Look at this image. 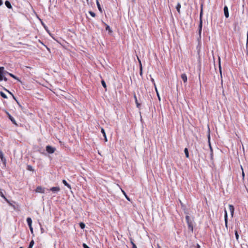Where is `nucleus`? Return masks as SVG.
I'll use <instances>...</instances> for the list:
<instances>
[{
    "label": "nucleus",
    "instance_id": "c85d7f7f",
    "mask_svg": "<svg viewBox=\"0 0 248 248\" xmlns=\"http://www.w3.org/2000/svg\"><path fill=\"white\" fill-rule=\"evenodd\" d=\"M27 170H30V171H33V170L32 167L31 166V165H28L27 166Z\"/></svg>",
    "mask_w": 248,
    "mask_h": 248
},
{
    "label": "nucleus",
    "instance_id": "ddd939ff",
    "mask_svg": "<svg viewBox=\"0 0 248 248\" xmlns=\"http://www.w3.org/2000/svg\"><path fill=\"white\" fill-rule=\"evenodd\" d=\"M5 5L9 9H12V5H11V3L10 2V1H8V0L5 1Z\"/></svg>",
    "mask_w": 248,
    "mask_h": 248
},
{
    "label": "nucleus",
    "instance_id": "1a4fd4ad",
    "mask_svg": "<svg viewBox=\"0 0 248 248\" xmlns=\"http://www.w3.org/2000/svg\"><path fill=\"white\" fill-rule=\"evenodd\" d=\"M224 219L225 223V226L227 228H228V215L226 210H225V216H224Z\"/></svg>",
    "mask_w": 248,
    "mask_h": 248
},
{
    "label": "nucleus",
    "instance_id": "9d476101",
    "mask_svg": "<svg viewBox=\"0 0 248 248\" xmlns=\"http://www.w3.org/2000/svg\"><path fill=\"white\" fill-rule=\"evenodd\" d=\"M181 78L184 83H186L187 82V78L186 75L185 73L182 74L181 75Z\"/></svg>",
    "mask_w": 248,
    "mask_h": 248
},
{
    "label": "nucleus",
    "instance_id": "a19ab883",
    "mask_svg": "<svg viewBox=\"0 0 248 248\" xmlns=\"http://www.w3.org/2000/svg\"><path fill=\"white\" fill-rule=\"evenodd\" d=\"M12 96H13V98H14V99L16 101V102H17V101H18L16 100V97H15V96L14 95V94H12Z\"/></svg>",
    "mask_w": 248,
    "mask_h": 248
},
{
    "label": "nucleus",
    "instance_id": "cd10ccee",
    "mask_svg": "<svg viewBox=\"0 0 248 248\" xmlns=\"http://www.w3.org/2000/svg\"><path fill=\"white\" fill-rule=\"evenodd\" d=\"M235 235L236 240L238 241V239H239V234L238 233V232L237 230L235 231Z\"/></svg>",
    "mask_w": 248,
    "mask_h": 248
},
{
    "label": "nucleus",
    "instance_id": "0eeeda50",
    "mask_svg": "<svg viewBox=\"0 0 248 248\" xmlns=\"http://www.w3.org/2000/svg\"><path fill=\"white\" fill-rule=\"evenodd\" d=\"M0 158L1 159V161L4 163H6V159L4 157V155L3 154L2 151L0 150Z\"/></svg>",
    "mask_w": 248,
    "mask_h": 248
},
{
    "label": "nucleus",
    "instance_id": "6e6552de",
    "mask_svg": "<svg viewBox=\"0 0 248 248\" xmlns=\"http://www.w3.org/2000/svg\"><path fill=\"white\" fill-rule=\"evenodd\" d=\"M50 190L53 192H58L60 190V188L59 186H55L51 187Z\"/></svg>",
    "mask_w": 248,
    "mask_h": 248
},
{
    "label": "nucleus",
    "instance_id": "39448f33",
    "mask_svg": "<svg viewBox=\"0 0 248 248\" xmlns=\"http://www.w3.org/2000/svg\"><path fill=\"white\" fill-rule=\"evenodd\" d=\"M36 192L38 193H44L45 192V189L41 186H37L36 189Z\"/></svg>",
    "mask_w": 248,
    "mask_h": 248
},
{
    "label": "nucleus",
    "instance_id": "603ef678",
    "mask_svg": "<svg viewBox=\"0 0 248 248\" xmlns=\"http://www.w3.org/2000/svg\"><path fill=\"white\" fill-rule=\"evenodd\" d=\"M180 203L182 206H183V203L180 201Z\"/></svg>",
    "mask_w": 248,
    "mask_h": 248
},
{
    "label": "nucleus",
    "instance_id": "f8f14e48",
    "mask_svg": "<svg viewBox=\"0 0 248 248\" xmlns=\"http://www.w3.org/2000/svg\"><path fill=\"white\" fill-rule=\"evenodd\" d=\"M0 196L3 198L6 202H7L8 203H9V201L7 200V199L5 197L4 195L3 194L2 189H0Z\"/></svg>",
    "mask_w": 248,
    "mask_h": 248
},
{
    "label": "nucleus",
    "instance_id": "37998d69",
    "mask_svg": "<svg viewBox=\"0 0 248 248\" xmlns=\"http://www.w3.org/2000/svg\"><path fill=\"white\" fill-rule=\"evenodd\" d=\"M151 80H152V82L154 83V85H155L154 79L153 78H152Z\"/></svg>",
    "mask_w": 248,
    "mask_h": 248
},
{
    "label": "nucleus",
    "instance_id": "f03ea898",
    "mask_svg": "<svg viewBox=\"0 0 248 248\" xmlns=\"http://www.w3.org/2000/svg\"><path fill=\"white\" fill-rule=\"evenodd\" d=\"M202 5H201V10L200 12V23L199 25V33L200 34H201L202 30Z\"/></svg>",
    "mask_w": 248,
    "mask_h": 248
},
{
    "label": "nucleus",
    "instance_id": "4be33fe9",
    "mask_svg": "<svg viewBox=\"0 0 248 248\" xmlns=\"http://www.w3.org/2000/svg\"><path fill=\"white\" fill-rule=\"evenodd\" d=\"M180 8H181V4L178 3L176 7V8L177 9V11L178 13H180Z\"/></svg>",
    "mask_w": 248,
    "mask_h": 248
},
{
    "label": "nucleus",
    "instance_id": "a211bd4d",
    "mask_svg": "<svg viewBox=\"0 0 248 248\" xmlns=\"http://www.w3.org/2000/svg\"><path fill=\"white\" fill-rule=\"evenodd\" d=\"M27 223H28V225H29V226L31 225V224H32V220H31V217H28L27 218Z\"/></svg>",
    "mask_w": 248,
    "mask_h": 248
},
{
    "label": "nucleus",
    "instance_id": "c03bdc74",
    "mask_svg": "<svg viewBox=\"0 0 248 248\" xmlns=\"http://www.w3.org/2000/svg\"><path fill=\"white\" fill-rule=\"evenodd\" d=\"M3 4L2 0H0V6L2 5Z\"/></svg>",
    "mask_w": 248,
    "mask_h": 248
},
{
    "label": "nucleus",
    "instance_id": "7c9ffc66",
    "mask_svg": "<svg viewBox=\"0 0 248 248\" xmlns=\"http://www.w3.org/2000/svg\"><path fill=\"white\" fill-rule=\"evenodd\" d=\"M186 222H188V221H192V220H191L189 216H188V215L186 216Z\"/></svg>",
    "mask_w": 248,
    "mask_h": 248
},
{
    "label": "nucleus",
    "instance_id": "e433bc0d",
    "mask_svg": "<svg viewBox=\"0 0 248 248\" xmlns=\"http://www.w3.org/2000/svg\"><path fill=\"white\" fill-rule=\"evenodd\" d=\"M241 169H242V177H243V178H244V176H245V173H244V171H243V169L242 167L241 166Z\"/></svg>",
    "mask_w": 248,
    "mask_h": 248
},
{
    "label": "nucleus",
    "instance_id": "6ab92c4d",
    "mask_svg": "<svg viewBox=\"0 0 248 248\" xmlns=\"http://www.w3.org/2000/svg\"><path fill=\"white\" fill-rule=\"evenodd\" d=\"M184 152H185L186 157L189 158V153H188V151L187 148H186L184 149Z\"/></svg>",
    "mask_w": 248,
    "mask_h": 248
},
{
    "label": "nucleus",
    "instance_id": "8fccbe9b",
    "mask_svg": "<svg viewBox=\"0 0 248 248\" xmlns=\"http://www.w3.org/2000/svg\"><path fill=\"white\" fill-rule=\"evenodd\" d=\"M197 248H201V246L199 244H197Z\"/></svg>",
    "mask_w": 248,
    "mask_h": 248
},
{
    "label": "nucleus",
    "instance_id": "5fc2aeb1",
    "mask_svg": "<svg viewBox=\"0 0 248 248\" xmlns=\"http://www.w3.org/2000/svg\"><path fill=\"white\" fill-rule=\"evenodd\" d=\"M208 139H210V135H209L208 136Z\"/></svg>",
    "mask_w": 248,
    "mask_h": 248
},
{
    "label": "nucleus",
    "instance_id": "b1692460",
    "mask_svg": "<svg viewBox=\"0 0 248 248\" xmlns=\"http://www.w3.org/2000/svg\"><path fill=\"white\" fill-rule=\"evenodd\" d=\"M0 94L4 98H7V95L2 92H0Z\"/></svg>",
    "mask_w": 248,
    "mask_h": 248
},
{
    "label": "nucleus",
    "instance_id": "79ce46f5",
    "mask_svg": "<svg viewBox=\"0 0 248 248\" xmlns=\"http://www.w3.org/2000/svg\"><path fill=\"white\" fill-rule=\"evenodd\" d=\"M12 96H13V98H14V99L16 101V102H17V101H18L16 100V97H15V96L14 95V94H12Z\"/></svg>",
    "mask_w": 248,
    "mask_h": 248
},
{
    "label": "nucleus",
    "instance_id": "f257e3e1",
    "mask_svg": "<svg viewBox=\"0 0 248 248\" xmlns=\"http://www.w3.org/2000/svg\"><path fill=\"white\" fill-rule=\"evenodd\" d=\"M10 74L7 71L4 70V68L3 67H0V80L2 81L4 80V81H7V78L5 77L6 75H9Z\"/></svg>",
    "mask_w": 248,
    "mask_h": 248
},
{
    "label": "nucleus",
    "instance_id": "2eb2a0df",
    "mask_svg": "<svg viewBox=\"0 0 248 248\" xmlns=\"http://www.w3.org/2000/svg\"><path fill=\"white\" fill-rule=\"evenodd\" d=\"M101 133L103 134V136L104 137V140H105V141H107L108 140H107V136H106V133H105V130L103 128H101Z\"/></svg>",
    "mask_w": 248,
    "mask_h": 248
},
{
    "label": "nucleus",
    "instance_id": "5701e85b",
    "mask_svg": "<svg viewBox=\"0 0 248 248\" xmlns=\"http://www.w3.org/2000/svg\"><path fill=\"white\" fill-rule=\"evenodd\" d=\"M96 4H97V7H98L99 10L101 12L102 9H101V5L98 1V0H96Z\"/></svg>",
    "mask_w": 248,
    "mask_h": 248
},
{
    "label": "nucleus",
    "instance_id": "4d7b16f0",
    "mask_svg": "<svg viewBox=\"0 0 248 248\" xmlns=\"http://www.w3.org/2000/svg\"><path fill=\"white\" fill-rule=\"evenodd\" d=\"M29 248H32V247H29Z\"/></svg>",
    "mask_w": 248,
    "mask_h": 248
},
{
    "label": "nucleus",
    "instance_id": "f704fd0d",
    "mask_svg": "<svg viewBox=\"0 0 248 248\" xmlns=\"http://www.w3.org/2000/svg\"><path fill=\"white\" fill-rule=\"evenodd\" d=\"M83 248H90L86 244L83 243L82 245Z\"/></svg>",
    "mask_w": 248,
    "mask_h": 248
},
{
    "label": "nucleus",
    "instance_id": "20e7f679",
    "mask_svg": "<svg viewBox=\"0 0 248 248\" xmlns=\"http://www.w3.org/2000/svg\"><path fill=\"white\" fill-rule=\"evenodd\" d=\"M224 16L226 18H228L229 16V13L228 10V8L227 6H225L224 7Z\"/></svg>",
    "mask_w": 248,
    "mask_h": 248
},
{
    "label": "nucleus",
    "instance_id": "c9c22d12",
    "mask_svg": "<svg viewBox=\"0 0 248 248\" xmlns=\"http://www.w3.org/2000/svg\"><path fill=\"white\" fill-rule=\"evenodd\" d=\"M29 227L30 228V230L31 232L32 233H33V228L32 227V226L31 225V226H29Z\"/></svg>",
    "mask_w": 248,
    "mask_h": 248
},
{
    "label": "nucleus",
    "instance_id": "9b49d317",
    "mask_svg": "<svg viewBox=\"0 0 248 248\" xmlns=\"http://www.w3.org/2000/svg\"><path fill=\"white\" fill-rule=\"evenodd\" d=\"M7 114H8V118L12 122V123L14 124H15L16 125H17L15 119L9 113H8Z\"/></svg>",
    "mask_w": 248,
    "mask_h": 248
},
{
    "label": "nucleus",
    "instance_id": "c756f323",
    "mask_svg": "<svg viewBox=\"0 0 248 248\" xmlns=\"http://www.w3.org/2000/svg\"><path fill=\"white\" fill-rule=\"evenodd\" d=\"M186 222H188V221H192V220H191L189 216H188V215L186 216Z\"/></svg>",
    "mask_w": 248,
    "mask_h": 248
},
{
    "label": "nucleus",
    "instance_id": "aec40b11",
    "mask_svg": "<svg viewBox=\"0 0 248 248\" xmlns=\"http://www.w3.org/2000/svg\"><path fill=\"white\" fill-rule=\"evenodd\" d=\"M134 98H135V103H136V104L137 105V107L139 108V107L140 106V104L138 102L137 96H136V95L135 94L134 95Z\"/></svg>",
    "mask_w": 248,
    "mask_h": 248
},
{
    "label": "nucleus",
    "instance_id": "473e14b6",
    "mask_svg": "<svg viewBox=\"0 0 248 248\" xmlns=\"http://www.w3.org/2000/svg\"><path fill=\"white\" fill-rule=\"evenodd\" d=\"M89 14L93 17H95V14L94 12H92V11H89Z\"/></svg>",
    "mask_w": 248,
    "mask_h": 248
},
{
    "label": "nucleus",
    "instance_id": "49530a36",
    "mask_svg": "<svg viewBox=\"0 0 248 248\" xmlns=\"http://www.w3.org/2000/svg\"><path fill=\"white\" fill-rule=\"evenodd\" d=\"M131 243L132 245V247H133V245H135V244L131 240Z\"/></svg>",
    "mask_w": 248,
    "mask_h": 248
},
{
    "label": "nucleus",
    "instance_id": "412c9836",
    "mask_svg": "<svg viewBox=\"0 0 248 248\" xmlns=\"http://www.w3.org/2000/svg\"><path fill=\"white\" fill-rule=\"evenodd\" d=\"M139 62L140 63V76H142V67L141 63V62L139 59H138Z\"/></svg>",
    "mask_w": 248,
    "mask_h": 248
},
{
    "label": "nucleus",
    "instance_id": "ea45409f",
    "mask_svg": "<svg viewBox=\"0 0 248 248\" xmlns=\"http://www.w3.org/2000/svg\"><path fill=\"white\" fill-rule=\"evenodd\" d=\"M154 86H155V91H156V94H158V91H157V88H156V85H154Z\"/></svg>",
    "mask_w": 248,
    "mask_h": 248
},
{
    "label": "nucleus",
    "instance_id": "864d4df0",
    "mask_svg": "<svg viewBox=\"0 0 248 248\" xmlns=\"http://www.w3.org/2000/svg\"><path fill=\"white\" fill-rule=\"evenodd\" d=\"M209 145H210V149L212 150L211 146V145H210V143H209Z\"/></svg>",
    "mask_w": 248,
    "mask_h": 248
},
{
    "label": "nucleus",
    "instance_id": "de8ad7c7",
    "mask_svg": "<svg viewBox=\"0 0 248 248\" xmlns=\"http://www.w3.org/2000/svg\"><path fill=\"white\" fill-rule=\"evenodd\" d=\"M157 97H158V98L159 100H160V96L159 95V93L157 94Z\"/></svg>",
    "mask_w": 248,
    "mask_h": 248
},
{
    "label": "nucleus",
    "instance_id": "72a5a7b5",
    "mask_svg": "<svg viewBox=\"0 0 248 248\" xmlns=\"http://www.w3.org/2000/svg\"><path fill=\"white\" fill-rule=\"evenodd\" d=\"M123 193H124V195H125V196L126 199L128 201H130V198H129V197H128L126 195V193H125V192H124V191H123Z\"/></svg>",
    "mask_w": 248,
    "mask_h": 248
},
{
    "label": "nucleus",
    "instance_id": "423d86ee",
    "mask_svg": "<svg viewBox=\"0 0 248 248\" xmlns=\"http://www.w3.org/2000/svg\"><path fill=\"white\" fill-rule=\"evenodd\" d=\"M188 225V228L189 230H190L192 232L193 230V221H188V222H186Z\"/></svg>",
    "mask_w": 248,
    "mask_h": 248
},
{
    "label": "nucleus",
    "instance_id": "09e8293b",
    "mask_svg": "<svg viewBox=\"0 0 248 248\" xmlns=\"http://www.w3.org/2000/svg\"><path fill=\"white\" fill-rule=\"evenodd\" d=\"M132 248H137V246H136V245H133V247H132Z\"/></svg>",
    "mask_w": 248,
    "mask_h": 248
},
{
    "label": "nucleus",
    "instance_id": "bb28decb",
    "mask_svg": "<svg viewBox=\"0 0 248 248\" xmlns=\"http://www.w3.org/2000/svg\"><path fill=\"white\" fill-rule=\"evenodd\" d=\"M9 75H10L11 77H12L13 78H15V79H17V80H18L20 81V80L18 79V78H17L16 76H15L14 75H13V74H12L10 73V74H9Z\"/></svg>",
    "mask_w": 248,
    "mask_h": 248
},
{
    "label": "nucleus",
    "instance_id": "58836bf2",
    "mask_svg": "<svg viewBox=\"0 0 248 248\" xmlns=\"http://www.w3.org/2000/svg\"><path fill=\"white\" fill-rule=\"evenodd\" d=\"M248 44V31L247 34V44Z\"/></svg>",
    "mask_w": 248,
    "mask_h": 248
},
{
    "label": "nucleus",
    "instance_id": "7ed1b4c3",
    "mask_svg": "<svg viewBox=\"0 0 248 248\" xmlns=\"http://www.w3.org/2000/svg\"><path fill=\"white\" fill-rule=\"evenodd\" d=\"M55 150H56V149L54 147H52L51 146L47 145L46 147V151L49 154H52V153H54Z\"/></svg>",
    "mask_w": 248,
    "mask_h": 248
},
{
    "label": "nucleus",
    "instance_id": "393cba45",
    "mask_svg": "<svg viewBox=\"0 0 248 248\" xmlns=\"http://www.w3.org/2000/svg\"><path fill=\"white\" fill-rule=\"evenodd\" d=\"M101 84H102V85L103 86V87L106 89L107 85H106V82H105V81L104 80H101Z\"/></svg>",
    "mask_w": 248,
    "mask_h": 248
},
{
    "label": "nucleus",
    "instance_id": "3c124183",
    "mask_svg": "<svg viewBox=\"0 0 248 248\" xmlns=\"http://www.w3.org/2000/svg\"><path fill=\"white\" fill-rule=\"evenodd\" d=\"M220 73L221 77L222 78V72H221L220 69Z\"/></svg>",
    "mask_w": 248,
    "mask_h": 248
},
{
    "label": "nucleus",
    "instance_id": "4c0bfd02",
    "mask_svg": "<svg viewBox=\"0 0 248 248\" xmlns=\"http://www.w3.org/2000/svg\"><path fill=\"white\" fill-rule=\"evenodd\" d=\"M4 90L5 91H6L7 92H8L9 94H10L11 95H12V94H13L11 92H10L9 91H8V90L6 89L5 88L4 89Z\"/></svg>",
    "mask_w": 248,
    "mask_h": 248
},
{
    "label": "nucleus",
    "instance_id": "2f4dec72",
    "mask_svg": "<svg viewBox=\"0 0 248 248\" xmlns=\"http://www.w3.org/2000/svg\"><path fill=\"white\" fill-rule=\"evenodd\" d=\"M34 244V241L33 240H32L30 243V244H29V246L30 247H33V245Z\"/></svg>",
    "mask_w": 248,
    "mask_h": 248
},
{
    "label": "nucleus",
    "instance_id": "4468645a",
    "mask_svg": "<svg viewBox=\"0 0 248 248\" xmlns=\"http://www.w3.org/2000/svg\"><path fill=\"white\" fill-rule=\"evenodd\" d=\"M229 206V209L231 212V215L232 216L233 213H234V207L233 205H231V204H230Z\"/></svg>",
    "mask_w": 248,
    "mask_h": 248
},
{
    "label": "nucleus",
    "instance_id": "f3484780",
    "mask_svg": "<svg viewBox=\"0 0 248 248\" xmlns=\"http://www.w3.org/2000/svg\"><path fill=\"white\" fill-rule=\"evenodd\" d=\"M105 26H106V30L108 31L109 33H112V31L111 30L110 27L106 24H105Z\"/></svg>",
    "mask_w": 248,
    "mask_h": 248
},
{
    "label": "nucleus",
    "instance_id": "a18cd8bd",
    "mask_svg": "<svg viewBox=\"0 0 248 248\" xmlns=\"http://www.w3.org/2000/svg\"><path fill=\"white\" fill-rule=\"evenodd\" d=\"M17 103L18 104V106L20 107V108H22V106L20 104V103L17 101Z\"/></svg>",
    "mask_w": 248,
    "mask_h": 248
},
{
    "label": "nucleus",
    "instance_id": "6e6d98bb",
    "mask_svg": "<svg viewBox=\"0 0 248 248\" xmlns=\"http://www.w3.org/2000/svg\"><path fill=\"white\" fill-rule=\"evenodd\" d=\"M158 248H160V246L158 245Z\"/></svg>",
    "mask_w": 248,
    "mask_h": 248
},
{
    "label": "nucleus",
    "instance_id": "a878e982",
    "mask_svg": "<svg viewBox=\"0 0 248 248\" xmlns=\"http://www.w3.org/2000/svg\"><path fill=\"white\" fill-rule=\"evenodd\" d=\"M79 226L81 229H83L85 227V224L83 222H80L79 223Z\"/></svg>",
    "mask_w": 248,
    "mask_h": 248
},
{
    "label": "nucleus",
    "instance_id": "dca6fc26",
    "mask_svg": "<svg viewBox=\"0 0 248 248\" xmlns=\"http://www.w3.org/2000/svg\"><path fill=\"white\" fill-rule=\"evenodd\" d=\"M62 182V183L65 186H66L67 187H68L69 189L71 188V186L68 183H67V182H66V181L65 180H63Z\"/></svg>",
    "mask_w": 248,
    "mask_h": 248
}]
</instances>
